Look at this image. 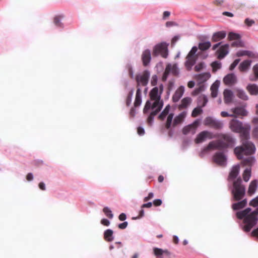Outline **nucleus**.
Returning a JSON list of instances; mask_svg holds the SVG:
<instances>
[{
    "label": "nucleus",
    "mask_w": 258,
    "mask_h": 258,
    "mask_svg": "<svg viewBox=\"0 0 258 258\" xmlns=\"http://www.w3.org/2000/svg\"><path fill=\"white\" fill-rule=\"evenodd\" d=\"M239 132L242 142V146L236 147L234 152L238 159L243 158V155L252 154L255 150L254 145L248 140L249 138V126L244 127Z\"/></svg>",
    "instance_id": "nucleus-1"
},
{
    "label": "nucleus",
    "mask_w": 258,
    "mask_h": 258,
    "mask_svg": "<svg viewBox=\"0 0 258 258\" xmlns=\"http://www.w3.org/2000/svg\"><path fill=\"white\" fill-rule=\"evenodd\" d=\"M163 85L160 84L159 87H154L150 91L149 96L151 100L154 101L152 104L151 101L148 100L146 101L144 108L143 109L144 114H147L150 109H154L156 107H162L163 106V101L161 99V96L163 91Z\"/></svg>",
    "instance_id": "nucleus-2"
},
{
    "label": "nucleus",
    "mask_w": 258,
    "mask_h": 258,
    "mask_svg": "<svg viewBox=\"0 0 258 258\" xmlns=\"http://www.w3.org/2000/svg\"><path fill=\"white\" fill-rule=\"evenodd\" d=\"M251 209L247 208L244 210L237 212L236 216L239 219H243L244 225L243 229L245 232H249L256 224L257 220L258 208L251 212Z\"/></svg>",
    "instance_id": "nucleus-3"
},
{
    "label": "nucleus",
    "mask_w": 258,
    "mask_h": 258,
    "mask_svg": "<svg viewBox=\"0 0 258 258\" xmlns=\"http://www.w3.org/2000/svg\"><path fill=\"white\" fill-rule=\"evenodd\" d=\"M231 193L233 200L236 201L242 200L245 196V188L244 185L242 184V180L240 177L233 181Z\"/></svg>",
    "instance_id": "nucleus-4"
},
{
    "label": "nucleus",
    "mask_w": 258,
    "mask_h": 258,
    "mask_svg": "<svg viewBox=\"0 0 258 258\" xmlns=\"http://www.w3.org/2000/svg\"><path fill=\"white\" fill-rule=\"evenodd\" d=\"M150 76L149 71L145 70L141 74L136 75L135 79L137 82V88H140V86H146L148 85Z\"/></svg>",
    "instance_id": "nucleus-5"
},
{
    "label": "nucleus",
    "mask_w": 258,
    "mask_h": 258,
    "mask_svg": "<svg viewBox=\"0 0 258 258\" xmlns=\"http://www.w3.org/2000/svg\"><path fill=\"white\" fill-rule=\"evenodd\" d=\"M217 138H219V141L222 143L221 146L223 149L232 147L234 140L229 134H217Z\"/></svg>",
    "instance_id": "nucleus-6"
},
{
    "label": "nucleus",
    "mask_w": 258,
    "mask_h": 258,
    "mask_svg": "<svg viewBox=\"0 0 258 258\" xmlns=\"http://www.w3.org/2000/svg\"><path fill=\"white\" fill-rule=\"evenodd\" d=\"M168 49L167 45L161 43L155 45L153 49V55L157 56L161 55L163 57L166 58L168 56Z\"/></svg>",
    "instance_id": "nucleus-7"
},
{
    "label": "nucleus",
    "mask_w": 258,
    "mask_h": 258,
    "mask_svg": "<svg viewBox=\"0 0 258 258\" xmlns=\"http://www.w3.org/2000/svg\"><path fill=\"white\" fill-rule=\"evenodd\" d=\"M216 138H217V135H214L213 133L208 131H204L197 135L195 142L196 144H200L204 142L207 139H212Z\"/></svg>",
    "instance_id": "nucleus-8"
},
{
    "label": "nucleus",
    "mask_w": 258,
    "mask_h": 258,
    "mask_svg": "<svg viewBox=\"0 0 258 258\" xmlns=\"http://www.w3.org/2000/svg\"><path fill=\"white\" fill-rule=\"evenodd\" d=\"M204 124L215 130H220L223 127L222 121L214 119L211 117H208L204 120Z\"/></svg>",
    "instance_id": "nucleus-9"
},
{
    "label": "nucleus",
    "mask_w": 258,
    "mask_h": 258,
    "mask_svg": "<svg viewBox=\"0 0 258 258\" xmlns=\"http://www.w3.org/2000/svg\"><path fill=\"white\" fill-rule=\"evenodd\" d=\"M244 127L241 122L235 119H232L229 123L230 128L232 131L235 133H239L241 131Z\"/></svg>",
    "instance_id": "nucleus-10"
},
{
    "label": "nucleus",
    "mask_w": 258,
    "mask_h": 258,
    "mask_svg": "<svg viewBox=\"0 0 258 258\" xmlns=\"http://www.w3.org/2000/svg\"><path fill=\"white\" fill-rule=\"evenodd\" d=\"M213 160L216 163L219 165L224 166L226 164V158L223 153H216L213 157Z\"/></svg>",
    "instance_id": "nucleus-11"
},
{
    "label": "nucleus",
    "mask_w": 258,
    "mask_h": 258,
    "mask_svg": "<svg viewBox=\"0 0 258 258\" xmlns=\"http://www.w3.org/2000/svg\"><path fill=\"white\" fill-rule=\"evenodd\" d=\"M141 59L144 66L146 67L150 63L151 60V51L147 49L143 51Z\"/></svg>",
    "instance_id": "nucleus-12"
},
{
    "label": "nucleus",
    "mask_w": 258,
    "mask_h": 258,
    "mask_svg": "<svg viewBox=\"0 0 258 258\" xmlns=\"http://www.w3.org/2000/svg\"><path fill=\"white\" fill-rule=\"evenodd\" d=\"M231 111L232 112L235 117L238 116H245L247 115V111L243 107H236L234 108L231 109Z\"/></svg>",
    "instance_id": "nucleus-13"
},
{
    "label": "nucleus",
    "mask_w": 258,
    "mask_h": 258,
    "mask_svg": "<svg viewBox=\"0 0 258 258\" xmlns=\"http://www.w3.org/2000/svg\"><path fill=\"white\" fill-rule=\"evenodd\" d=\"M224 83L228 86H232L237 82V78L234 74H229L223 79Z\"/></svg>",
    "instance_id": "nucleus-14"
},
{
    "label": "nucleus",
    "mask_w": 258,
    "mask_h": 258,
    "mask_svg": "<svg viewBox=\"0 0 258 258\" xmlns=\"http://www.w3.org/2000/svg\"><path fill=\"white\" fill-rule=\"evenodd\" d=\"M199 124L198 121H194L192 124L185 126L182 129V133L184 135H187L190 132L192 131V133H195V130Z\"/></svg>",
    "instance_id": "nucleus-15"
},
{
    "label": "nucleus",
    "mask_w": 258,
    "mask_h": 258,
    "mask_svg": "<svg viewBox=\"0 0 258 258\" xmlns=\"http://www.w3.org/2000/svg\"><path fill=\"white\" fill-rule=\"evenodd\" d=\"M240 170V166L239 165H236L232 167L231 171L229 173L228 176V180H232L234 179L238 175Z\"/></svg>",
    "instance_id": "nucleus-16"
},
{
    "label": "nucleus",
    "mask_w": 258,
    "mask_h": 258,
    "mask_svg": "<svg viewBox=\"0 0 258 258\" xmlns=\"http://www.w3.org/2000/svg\"><path fill=\"white\" fill-rule=\"evenodd\" d=\"M184 91V87H179L175 91L172 96V100L174 102H177L182 96Z\"/></svg>",
    "instance_id": "nucleus-17"
},
{
    "label": "nucleus",
    "mask_w": 258,
    "mask_h": 258,
    "mask_svg": "<svg viewBox=\"0 0 258 258\" xmlns=\"http://www.w3.org/2000/svg\"><path fill=\"white\" fill-rule=\"evenodd\" d=\"M161 109L162 106L160 105V107H156L154 109H152L153 110L150 113L147 120V123L149 125H152L154 116L161 111Z\"/></svg>",
    "instance_id": "nucleus-18"
},
{
    "label": "nucleus",
    "mask_w": 258,
    "mask_h": 258,
    "mask_svg": "<svg viewBox=\"0 0 258 258\" xmlns=\"http://www.w3.org/2000/svg\"><path fill=\"white\" fill-rule=\"evenodd\" d=\"M154 254L157 257L160 258H162V256L163 255H165L167 256H169L170 255V252L167 250L165 249L163 250L161 248H154L153 249Z\"/></svg>",
    "instance_id": "nucleus-19"
},
{
    "label": "nucleus",
    "mask_w": 258,
    "mask_h": 258,
    "mask_svg": "<svg viewBox=\"0 0 258 258\" xmlns=\"http://www.w3.org/2000/svg\"><path fill=\"white\" fill-rule=\"evenodd\" d=\"M221 144L222 143L219 141V140L216 141H212L209 143L208 145L205 150L206 151L213 149L221 150L223 149L221 146Z\"/></svg>",
    "instance_id": "nucleus-20"
},
{
    "label": "nucleus",
    "mask_w": 258,
    "mask_h": 258,
    "mask_svg": "<svg viewBox=\"0 0 258 258\" xmlns=\"http://www.w3.org/2000/svg\"><path fill=\"white\" fill-rule=\"evenodd\" d=\"M228 46H229L228 44H225L220 47L219 49L217 51V53H218V58L219 59H222L224 58L228 53Z\"/></svg>",
    "instance_id": "nucleus-21"
},
{
    "label": "nucleus",
    "mask_w": 258,
    "mask_h": 258,
    "mask_svg": "<svg viewBox=\"0 0 258 258\" xmlns=\"http://www.w3.org/2000/svg\"><path fill=\"white\" fill-rule=\"evenodd\" d=\"M186 113L185 112H182L180 113L178 115L176 116L173 122V126H175L181 123L184 120L185 117Z\"/></svg>",
    "instance_id": "nucleus-22"
},
{
    "label": "nucleus",
    "mask_w": 258,
    "mask_h": 258,
    "mask_svg": "<svg viewBox=\"0 0 258 258\" xmlns=\"http://www.w3.org/2000/svg\"><path fill=\"white\" fill-rule=\"evenodd\" d=\"M225 36L226 33L224 31H219L215 33L213 35L212 41L213 42H217L224 38Z\"/></svg>",
    "instance_id": "nucleus-23"
},
{
    "label": "nucleus",
    "mask_w": 258,
    "mask_h": 258,
    "mask_svg": "<svg viewBox=\"0 0 258 258\" xmlns=\"http://www.w3.org/2000/svg\"><path fill=\"white\" fill-rule=\"evenodd\" d=\"M211 77L210 73L207 72L199 74L197 76V80L200 83H204L207 81Z\"/></svg>",
    "instance_id": "nucleus-24"
},
{
    "label": "nucleus",
    "mask_w": 258,
    "mask_h": 258,
    "mask_svg": "<svg viewBox=\"0 0 258 258\" xmlns=\"http://www.w3.org/2000/svg\"><path fill=\"white\" fill-rule=\"evenodd\" d=\"M196 60V56L188 55L186 56L185 66L187 70H190L191 67L195 64Z\"/></svg>",
    "instance_id": "nucleus-25"
},
{
    "label": "nucleus",
    "mask_w": 258,
    "mask_h": 258,
    "mask_svg": "<svg viewBox=\"0 0 258 258\" xmlns=\"http://www.w3.org/2000/svg\"><path fill=\"white\" fill-rule=\"evenodd\" d=\"M142 91L140 88L137 89L135 100L134 102V106L135 107L139 106L142 103Z\"/></svg>",
    "instance_id": "nucleus-26"
},
{
    "label": "nucleus",
    "mask_w": 258,
    "mask_h": 258,
    "mask_svg": "<svg viewBox=\"0 0 258 258\" xmlns=\"http://www.w3.org/2000/svg\"><path fill=\"white\" fill-rule=\"evenodd\" d=\"M257 183H258V181L257 180H253L251 181V182L250 183V184L249 185L248 192H247L249 196H251L255 192V191L256 189V188H257Z\"/></svg>",
    "instance_id": "nucleus-27"
},
{
    "label": "nucleus",
    "mask_w": 258,
    "mask_h": 258,
    "mask_svg": "<svg viewBox=\"0 0 258 258\" xmlns=\"http://www.w3.org/2000/svg\"><path fill=\"white\" fill-rule=\"evenodd\" d=\"M246 204L247 200L244 199L239 202L233 204L232 206V208L234 210H238L244 208Z\"/></svg>",
    "instance_id": "nucleus-28"
},
{
    "label": "nucleus",
    "mask_w": 258,
    "mask_h": 258,
    "mask_svg": "<svg viewBox=\"0 0 258 258\" xmlns=\"http://www.w3.org/2000/svg\"><path fill=\"white\" fill-rule=\"evenodd\" d=\"M246 89L251 95H256L258 94V85L256 84H249Z\"/></svg>",
    "instance_id": "nucleus-29"
},
{
    "label": "nucleus",
    "mask_w": 258,
    "mask_h": 258,
    "mask_svg": "<svg viewBox=\"0 0 258 258\" xmlns=\"http://www.w3.org/2000/svg\"><path fill=\"white\" fill-rule=\"evenodd\" d=\"M219 86V82L216 81L211 86L210 90L211 91V96L213 98H215L217 96Z\"/></svg>",
    "instance_id": "nucleus-30"
},
{
    "label": "nucleus",
    "mask_w": 258,
    "mask_h": 258,
    "mask_svg": "<svg viewBox=\"0 0 258 258\" xmlns=\"http://www.w3.org/2000/svg\"><path fill=\"white\" fill-rule=\"evenodd\" d=\"M224 99L225 103H229L232 99V92L229 90H225L224 91Z\"/></svg>",
    "instance_id": "nucleus-31"
},
{
    "label": "nucleus",
    "mask_w": 258,
    "mask_h": 258,
    "mask_svg": "<svg viewBox=\"0 0 258 258\" xmlns=\"http://www.w3.org/2000/svg\"><path fill=\"white\" fill-rule=\"evenodd\" d=\"M113 231L111 229H107L104 233V239L108 242H111L113 240Z\"/></svg>",
    "instance_id": "nucleus-32"
},
{
    "label": "nucleus",
    "mask_w": 258,
    "mask_h": 258,
    "mask_svg": "<svg viewBox=\"0 0 258 258\" xmlns=\"http://www.w3.org/2000/svg\"><path fill=\"white\" fill-rule=\"evenodd\" d=\"M254 161L255 160L253 157L249 156L243 159L241 163L244 166H251L254 163Z\"/></svg>",
    "instance_id": "nucleus-33"
},
{
    "label": "nucleus",
    "mask_w": 258,
    "mask_h": 258,
    "mask_svg": "<svg viewBox=\"0 0 258 258\" xmlns=\"http://www.w3.org/2000/svg\"><path fill=\"white\" fill-rule=\"evenodd\" d=\"M191 98L189 97L184 98L181 102V104L179 106L180 109L186 108L191 103Z\"/></svg>",
    "instance_id": "nucleus-34"
},
{
    "label": "nucleus",
    "mask_w": 258,
    "mask_h": 258,
    "mask_svg": "<svg viewBox=\"0 0 258 258\" xmlns=\"http://www.w3.org/2000/svg\"><path fill=\"white\" fill-rule=\"evenodd\" d=\"M251 61L249 60H246L242 62L239 66V69L240 71H245L250 66Z\"/></svg>",
    "instance_id": "nucleus-35"
},
{
    "label": "nucleus",
    "mask_w": 258,
    "mask_h": 258,
    "mask_svg": "<svg viewBox=\"0 0 258 258\" xmlns=\"http://www.w3.org/2000/svg\"><path fill=\"white\" fill-rule=\"evenodd\" d=\"M211 46V44L209 41L201 42L199 44V48L202 51H205L208 49Z\"/></svg>",
    "instance_id": "nucleus-36"
},
{
    "label": "nucleus",
    "mask_w": 258,
    "mask_h": 258,
    "mask_svg": "<svg viewBox=\"0 0 258 258\" xmlns=\"http://www.w3.org/2000/svg\"><path fill=\"white\" fill-rule=\"evenodd\" d=\"M170 106L169 105H167L164 110L162 111L160 114L159 115L158 118L160 120H163L166 116L168 114Z\"/></svg>",
    "instance_id": "nucleus-37"
},
{
    "label": "nucleus",
    "mask_w": 258,
    "mask_h": 258,
    "mask_svg": "<svg viewBox=\"0 0 258 258\" xmlns=\"http://www.w3.org/2000/svg\"><path fill=\"white\" fill-rule=\"evenodd\" d=\"M243 179L244 181L247 182L250 176H251V168H246L243 172Z\"/></svg>",
    "instance_id": "nucleus-38"
},
{
    "label": "nucleus",
    "mask_w": 258,
    "mask_h": 258,
    "mask_svg": "<svg viewBox=\"0 0 258 258\" xmlns=\"http://www.w3.org/2000/svg\"><path fill=\"white\" fill-rule=\"evenodd\" d=\"M236 95L238 97L242 100H246L248 99L247 95H246L245 92L242 90L237 89L236 90Z\"/></svg>",
    "instance_id": "nucleus-39"
},
{
    "label": "nucleus",
    "mask_w": 258,
    "mask_h": 258,
    "mask_svg": "<svg viewBox=\"0 0 258 258\" xmlns=\"http://www.w3.org/2000/svg\"><path fill=\"white\" fill-rule=\"evenodd\" d=\"M174 116V114L170 113L167 118L166 122L165 123V127L166 129H169L171 125L172 121Z\"/></svg>",
    "instance_id": "nucleus-40"
},
{
    "label": "nucleus",
    "mask_w": 258,
    "mask_h": 258,
    "mask_svg": "<svg viewBox=\"0 0 258 258\" xmlns=\"http://www.w3.org/2000/svg\"><path fill=\"white\" fill-rule=\"evenodd\" d=\"M170 64H168L165 68V71L163 73L162 80L163 81H165L167 77L170 73Z\"/></svg>",
    "instance_id": "nucleus-41"
},
{
    "label": "nucleus",
    "mask_w": 258,
    "mask_h": 258,
    "mask_svg": "<svg viewBox=\"0 0 258 258\" xmlns=\"http://www.w3.org/2000/svg\"><path fill=\"white\" fill-rule=\"evenodd\" d=\"M63 18L62 16H56L53 19V22L54 24L57 27H62V24L60 22V20Z\"/></svg>",
    "instance_id": "nucleus-42"
},
{
    "label": "nucleus",
    "mask_w": 258,
    "mask_h": 258,
    "mask_svg": "<svg viewBox=\"0 0 258 258\" xmlns=\"http://www.w3.org/2000/svg\"><path fill=\"white\" fill-rule=\"evenodd\" d=\"M211 66L212 67L213 71L216 72L218 69L221 67V63L218 61H214L212 63Z\"/></svg>",
    "instance_id": "nucleus-43"
},
{
    "label": "nucleus",
    "mask_w": 258,
    "mask_h": 258,
    "mask_svg": "<svg viewBox=\"0 0 258 258\" xmlns=\"http://www.w3.org/2000/svg\"><path fill=\"white\" fill-rule=\"evenodd\" d=\"M253 72L254 74L255 77L250 78V80L252 81H255L258 78V64H255L253 67Z\"/></svg>",
    "instance_id": "nucleus-44"
},
{
    "label": "nucleus",
    "mask_w": 258,
    "mask_h": 258,
    "mask_svg": "<svg viewBox=\"0 0 258 258\" xmlns=\"http://www.w3.org/2000/svg\"><path fill=\"white\" fill-rule=\"evenodd\" d=\"M251 54H252V52L249 51L240 50L237 52L236 55L238 57L244 56V55H247V56H250Z\"/></svg>",
    "instance_id": "nucleus-45"
},
{
    "label": "nucleus",
    "mask_w": 258,
    "mask_h": 258,
    "mask_svg": "<svg viewBox=\"0 0 258 258\" xmlns=\"http://www.w3.org/2000/svg\"><path fill=\"white\" fill-rule=\"evenodd\" d=\"M103 211L105 215L109 219L113 218V215L112 214L111 211L108 207H104L103 209Z\"/></svg>",
    "instance_id": "nucleus-46"
},
{
    "label": "nucleus",
    "mask_w": 258,
    "mask_h": 258,
    "mask_svg": "<svg viewBox=\"0 0 258 258\" xmlns=\"http://www.w3.org/2000/svg\"><path fill=\"white\" fill-rule=\"evenodd\" d=\"M133 93H134V90L132 89L130 91V92L128 93V94L127 95V96L126 99V105L127 106H128L131 104V103L132 101V98L133 95Z\"/></svg>",
    "instance_id": "nucleus-47"
},
{
    "label": "nucleus",
    "mask_w": 258,
    "mask_h": 258,
    "mask_svg": "<svg viewBox=\"0 0 258 258\" xmlns=\"http://www.w3.org/2000/svg\"><path fill=\"white\" fill-rule=\"evenodd\" d=\"M228 37H229V39L231 40H237L240 39V36L239 34H236V33H234L233 32L229 33V34L228 35Z\"/></svg>",
    "instance_id": "nucleus-48"
},
{
    "label": "nucleus",
    "mask_w": 258,
    "mask_h": 258,
    "mask_svg": "<svg viewBox=\"0 0 258 258\" xmlns=\"http://www.w3.org/2000/svg\"><path fill=\"white\" fill-rule=\"evenodd\" d=\"M170 73H171L174 76H176L178 74V70L176 64H170Z\"/></svg>",
    "instance_id": "nucleus-49"
},
{
    "label": "nucleus",
    "mask_w": 258,
    "mask_h": 258,
    "mask_svg": "<svg viewBox=\"0 0 258 258\" xmlns=\"http://www.w3.org/2000/svg\"><path fill=\"white\" fill-rule=\"evenodd\" d=\"M202 112V110L199 108H195L191 113V116L194 117H197Z\"/></svg>",
    "instance_id": "nucleus-50"
},
{
    "label": "nucleus",
    "mask_w": 258,
    "mask_h": 258,
    "mask_svg": "<svg viewBox=\"0 0 258 258\" xmlns=\"http://www.w3.org/2000/svg\"><path fill=\"white\" fill-rule=\"evenodd\" d=\"M157 80H158V77H157V75H153L151 78V85L153 86H156L157 83Z\"/></svg>",
    "instance_id": "nucleus-51"
},
{
    "label": "nucleus",
    "mask_w": 258,
    "mask_h": 258,
    "mask_svg": "<svg viewBox=\"0 0 258 258\" xmlns=\"http://www.w3.org/2000/svg\"><path fill=\"white\" fill-rule=\"evenodd\" d=\"M249 205L254 207H257L258 206V196L251 200Z\"/></svg>",
    "instance_id": "nucleus-52"
},
{
    "label": "nucleus",
    "mask_w": 258,
    "mask_h": 258,
    "mask_svg": "<svg viewBox=\"0 0 258 258\" xmlns=\"http://www.w3.org/2000/svg\"><path fill=\"white\" fill-rule=\"evenodd\" d=\"M204 63L200 62L196 65L195 67V71L198 72L201 71L204 68Z\"/></svg>",
    "instance_id": "nucleus-53"
},
{
    "label": "nucleus",
    "mask_w": 258,
    "mask_h": 258,
    "mask_svg": "<svg viewBox=\"0 0 258 258\" xmlns=\"http://www.w3.org/2000/svg\"><path fill=\"white\" fill-rule=\"evenodd\" d=\"M239 61H240L239 59H235L232 62V63L230 65V66L229 67L230 70H231V71L233 70L236 67V66L238 64V63H239Z\"/></svg>",
    "instance_id": "nucleus-54"
},
{
    "label": "nucleus",
    "mask_w": 258,
    "mask_h": 258,
    "mask_svg": "<svg viewBox=\"0 0 258 258\" xmlns=\"http://www.w3.org/2000/svg\"><path fill=\"white\" fill-rule=\"evenodd\" d=\"M231 46L233 47H242V42L239 40H235V41L232 42Z\"/></svg>",
    "instance_id": "nucleus-55"
},
{
    "label": "nucleus",
    "mask_w": 258,
    "mask_h": 258,
    "mask_svg": "<svg viewBox=\"0 0 258 258\" xmlns=\"http://www.w3.org/2000/svg\"><path fill=\"white\" fill-rule=\"evenodd\" d=\"M197 50H198L197 47L194 46L191 48V49L190 50L189 52L188 53V55L192 56H195V54L197 52Z\"/></svg>",
    "instance_id": "nucleus-56"
},
{
    "label": "nucleus",
    "mask_w": 258,
    "mask_h": 258,
    "mask_svg": "<svg viewBox=\"0 0 258 258\" xmlns=\"http://www.w3.org/2000/svg\"><path fill=\"white\" fill-rule=\"evenodd\" d=\"M144 216V209L141 208V210L139 212V215L136 217H133L132 219L133 220H136L138 219H140L142 217H143Z\"/></svg>",
    "instance_id": "nucleus-57"
},
{
    "label": "nucleus",
    "mask_w": 258,
    "mask_h": 258,
    "mask_svg": "<svg viewBox=\"0 0 258 258\" xmlns=\"http://www.w3.org/2000/svg\"><path fill=\"white\" fill-rule=\"evenodd\" d=\"M244 23L247 26H251L254 23V21L252 20H250L248 18H247L245 20Z\"/></svg>",
    "instance_id": "nucleus-58"
},
{
    "label": "nucleus",
    "mask_w": 258,
    "mask_h": 258,
    "mask_svg": "<svg viewBox=\"0 0 258 258\" xmlns=\"http://www.w3.org/2000/svg\"><path fill=\"white\" fill-rule=\"evenodd\" d=\"M128 225L127 222H124L122 223L118 224V227L120 229H124L126 228Z\"/></svg>",
    "instance_id": "nucleus-59"
},
{
    "label": "nucleus",
    "mask_w": 258,
    "mask_h": 258,
    "mask_svg": "<svg viewBox=\"0 0 258 258\" xmlns=\"http://www.w3.org/2000/svg\"><path fill=\"white\" fill-rule=\"evenodd\" d=\"M153 197H154V194L153 192H150L148 194V196L144 199V202H147V201L150 200L151 199H152Z\"/></svg>",
    "instance_id": "nucleus-60"
},
{
    "label": "nucleus",
    "mask_w": 258,
    "mask_h": 258,
    "mask_svg": "<svg viewBox=\"0 0 258 258\" xmlns=\"http://www.w3.org/2000/svg\"><path fill=\"white\" fill-rule=\"evenodd\" d=\"M162 201L160 199H156L153 201V205L155 206H159L162 204Z\"/></svg>",
    "instance_id": "nucleus-61"
},
{
    "label": "nucleus",
    "mask_w": 258,
    "mask_h": 258,
    "mask_svg": "<svg viewBox=\"0 0 258 258\" xmlns=\"http://www.w3.org/2000/svg\"><path fill=\"white\" fill-rule=\"evenodd\" d=\"M101 223L104 226H108L110 224V222L106 219H103L101 220Z\"/></svg>",
    "instance_id": "nucleus-62"
},
{
    "label": "nucleus",
    "mask_w": 258,
    "mask_h": 258,
    "mask_svg": "<svg viewBox=\"0 0 258 258\" xmlns=\"http://www.w3.org/2000/svg\"><path fill=\"white\" fill-rule=\"evenodd\" d=\"M137 132H138V134L140 136L143 135L145 133L144 130L142 127H138Z\"/></svg>",
    "instance_id": "nucleus-63"
},
{
    "label": "nucleus",
    "mask_w": 258,
    "mask_h": 258,
    "mask_svg": "<svg viewBox=\"0 0 258 258\" xmlns=\"http://www.w3.org/2000/svg\"><path fill=\"white\" fill-rule=\"evenodd\" d=\"M253 136L258 138V126L255 127L253 131Z\"/></svg>",
    "instance_id": "nucleus-64"
}]
</instances>
